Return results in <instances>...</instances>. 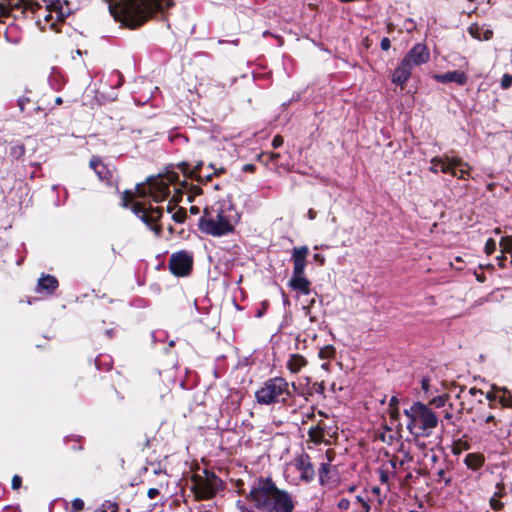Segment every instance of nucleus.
I'll list each match as a JSON object with an SVG mask.
<instances>
[{
  "mask_svg": "<svg viewBox=\"0 0 512 512\" xmlns=\"http://www.w3.org/2000/svg\"><path fill=\"white\" fill-rule=\"evenodd\" d=\"M433 78L439 83L454 82L458 85H465L468 81V76L464 71L454 70L443 74H435Z\"/></svg>",
  "mask_w": 512,
  "mask_h": 512,
  "instance_id": "nucleus-15",
  "label": "nucleus"
},
{
  "mask_svg": "<svg viewBox=\"0 0 512 512\" xmlns=\"http://www.w3.org/2000/svg\"><path fill=\"white\" fill-rule=\"evenodd\" d=\"M173 177H158L151 179L147 184H140L136 192L125 191L123 195V205L127 207L132 203V211L146 223L157 236L161 233V226L156 222L162 216V210L159 207H152L146 200L151 197L155 202L163 201L169 194L168 185Z\"/></svg>",
  "mask_w": 512,
  "mask_h": 512,
  "instance_id": "nucleus-1",
  "label": "nucleus"
},
{
  "mask_svg": "<svg viewBox=\"0 0 512 512\" xmlns=\"http://www.w3.org/2000/svg\"><path fill=\"white\" fill-rule=\"evenodd\" d=\"M470 35L478 40H489L492 37V31L484 26L471 25L469 27Z\"/></svg>",
  "mask_w": 512,
  "mask_h": 512,
  "instance_id": "nucleus-20",
  "label": "nucleus"
},
{
  "mask_svg": "<svg viewBox=\"0 0 512 512\" xmlns=\"http://www.w3.org/2000/svg\"><path fill=\"white\" fill-rule=\"evenodd\" d=\"M326 455H327V458H328V462H330L331 461L330 452L328 451Z\"/></svg>",
  "mask_w": 512,
  "mask_h": 512,
  "instance_id": "nucleus-58",
  "label": "nucleus"
},
{
  "mask_svg": "<svg viewBox=\"0 0 512 512\" xmlns=\"http://www.w3.org/2000/svg\"><path fill=\"white\" fill-rule=\"evenodd\" d=\"M90 167L98 175L99 179L106 180L109 178L110 172L107 167L102 163L98 157H92L90 160Z\"/></svg>",
  "mask_w": 512,
  "mask_h": 512,
  "instance_id": "nucleus-19",
  "label": "nucleus"
},
{
  "mask_svg": "<svg viewBox=\"0 0 512 512\" xmlns=\"http://www.w3.org/2000/svg\"><path fill=\"white\" fill-rule=\"evenodd\" d=\"M500 86L502 89H508L512 86V78L510 77V74H504L501 81Z\"/></svg>",
  "mask_w": 512,
  "mask_h": 512,
  "instance_id": "nucleus-32",
  "label": "nucleus"
},
{
  "mask_svg": "<svg viewBox=\"0 0 512 512\" xmlns=\"http://www.w3.org/2000/svg\"><path fill=\"white\" fill-rule=\"evenodd\" d=\"M388 413H389L390 417H391L393 420H398V419H399L400 413H399V408H398V406H395V407H393V408H389V409H388Z\"/></svg>",
  "mask_w": 512,
  "mask_h": 512,
  "instance_id": "nucleus-34",
  "label": "nucleus"
},
{
  "mask_svg": "<svg viewBox=\"0 0 512 512\" xmlns=\"http://www.w3.org/2000/svg\"><path fill=\"white\" fill-rule=\"evenodd\" d=\"M340 511L352 510V512H369L371 507L368 498L364 495L351 496L350 498H341L337 503Z\"/></svg>",
  "mask_w": 512,
  "mask_h": 512,
  "instance_id": "nucleus-11",
  "label": "nucleus"
},
{
  "mask_svg": "<svg viewBox=\"0 0 512 512\" xmlns=\"http://www.w3.org/2000/svg\"><path fill=\"white\" fill-rule=\"evenodd\" d=\"M380 46H381V49H382L383 51H387V50H389V49H390V47H391V43H390L389 38L384 37V38L381 40Z\"/></svg>",
  "mask_w": 512,
  "mask_h": 512,
  "instance_id": "nucleus-36",
  "label": "nucleus"
},
{
  "mask_svg": "<svg viewBox=\"0 0 512 512\" xmlns=\"http://www.w3.org/2000/svg\"><path fill=\"white\" fill-rule=\"evenodd\" d=\"M460 163L461 164H459V165H455V170L457 172V175H453V176L457 177L459 179H466L469 176L472 167L467 162H464L461 158H460Z\"/></svg>",
  "mask_w": 512,
  "mask_h": 512,
  "instance_id": "nucleus-24",
  "label": "nucleus"
},
{
  "mask_svg": "<svg viewBox=\"0 0 512 512\" xmlns=\"http://www.w3.org/2000/svg\"><path fill=\"white\" fill-rule=\"evenodd\" d=\"M309 437L314 443H320L324 439V430L318 426L309 430Z\"/></svg>",
  "mask_w": 512,
  "mask_h": 512,
  "instance_id": "nucleus-26",
  "label": "nucleus"
},
{
  "mask_svg": "<svg viewBox=\"0 0 512 512\" xmlns=\"http://www.w3.org/2000/svg\"><path fill=\"white\" fill-rule=\"evenodd\" d=\"M307 216L310 220H313L316 217V212L313 209H309Z\"/></svg>",
  "mask_w": 512,
  "mask_h": 512,
  "instance_id": "nucleus-46",
  "label": "nucleus"
},
{
  "mask_svg": "<svg viewBox=\"0 0 512 512\" xmlns=\"http://www.w3.org/2000/svg\"><path fill=\"white\" fill-rule=\"evenodd\" d=\"M42 3L46 7L45 20L49 21L53 18V13H56L57 17L60 18L63 16V13L57 10L58 1L54 0H18L15 4H11L10 0H5V2H0V19L3 17H7L10 14V11L13 8L23 7L24 9H29L31 11H35L38 8L42 7Z\"/></svg>",
  "mask_w": 512,
  "mask_h": 512,
  "instance_id": "nucleus-7",
  "label": "nucleus"
},
{
  "mask_svg": "<svg viewBox=\"0 0 512 512\" xmlns=\"http://www.w3.org/2000/svg\"><path fill=\"white\" fill-rule=\"evenodd\" d=\"M167 209H168V212H172V207L170 205L168 206Z\"/></svg>",
  "mask_w": 512,
  "mask_h": 512,
  "instance_id": "nucleus-60",
  "label": "nucleus"
},
{
  "mask_svg": "<svg viewBox=\"0 0 512 512\" xmlns=\"http://www.w3.org/2000/svg\"><path fill=\"white\" fill-rule=\"evenodd\" d=\"M295 466L302 480L308 482L314 478L315 471L308 455H300L297 457Z\"/></svg>",
  "mask_w": 512,
  "mask_h": 512,
  "instance_id": "nucleus-14",
  "label": "nucleus"
},
{
  "mask_svg": "<svg viewBox=\"0 0 512 512\" xmlns=\"http://www.w3.org/2000/svg\"><path fill=\"white\" fill-rule=\"evenodd\" d=\"M289 396V383L282 377H275L267 380L255 392L257 402L263 405L285 402Z\"/></svg>",
  "mask_w": 512,
  "mask_h": 512,
  "instance_id": "nucleus-6",
  "label": "nucleus"
},
{
  "mask_svg": "<svg viewBox=\"0 0 512 512\" xmlns=\"http://www.w3.org/2000/svg\"><path fill=\"white\" fill-rule=\"evenodd\" d=\"M481 418L485 423H495V416L492 414L483 415Z\"/></svg>",
  "mask_w": 512,
  "mask_h": 512,
  "instance_id": "nucleus-41",
  "label": "nucleus"
},
{
  "mask_svg": "<svg viewBox=\"0 0 512 512\" xmlns=\"http://www.w3.org/2000/svg\"><path fill=\"white\" fill-rule=\"evenodd\" d=\"M455 260H456L457 262L462 261L461 257H456V258H455Z\"/></svg>",
  "mask_w": 512,
  "mask_h": 512,
  "instance_id": "nucleus-59",
  "label": "nucleus"
},
{
  "mask_svg": "<svg viewBox=\"0 0 512 512\" xmlns=\"http://www.w3.org/2000/svg\"><path fill=\"white\" fill-rule=\"evenodd\" d=\"M246 498L254 512H293L295 508L292 496L286 490L279 489L269 478L259 479Z\"/></svg>",
  "mask_w": 512,
  "mask_h": 512,
  "instance_id": "nucleus-2",
  "label": "nucleus"
},
{
  "mask_svg": "<svg viewBox=\"0 0 512 512\" xmlns=\"http://www.w3.org/2000/svg\"><path fill=\"white\" fill-rule=\"evenodd\" d=\"M422 389L427 391L429 389V379L423 378L421 381Z\"/></svg>",
  "mask_w": 512,
  "mask_h": 512,
  "instance_id": "nucleus-44",
  "label": "nucleus"
},
{
  "mask_svg": "<svg viewBox=\"0 0 512 512\" xmlns=\"http://www.w3.org/2000/svg\"><path fill=\"white\" fill-rule=\"evenodd\" d=\"M334 355H335V348L331 345H326V346L322 347L318 352V357L322 360H327V361L334 358Z\"/></svg>",
  "mask_w": 512,
  "mask_h": 512,
  "instance_id": "nucleus-25",
  "label": "nucleus"
},
{
  "mask_svg": "<svg viewBox=\"0 0 512 512\" xmlns=\"http://www.w3.org/2000/svg\"><path fill=\"white\" fill-rule=\"evenodd\" d=\"M192 263V256L187 252L181 251L171 256L169 266L173 274L185 276L190 272Z\"/></svg>",
  "mask_w": 512,
  "mask_h": 512,
  "instance_id": "nucleus-10",
  "label": "nucleus"
},
{
  "mask_svg": "<svg viewBox=\"0 0 512 512\" xmlns=\"http://www.w3.org/2000/svg\"><path fill=\"white\" fill-rule=\"evenodd\" d=\"M465 464L472 470L479 469L484 463V456L479 453H469L465 456Z\"/></svg>",
  "mask_w": 512,
  "mask_h": 512,
  "instance_id": "nucleus-21",
  "label": "nucleus"
},
{
  "mask_svg": "<svg viewBox=\"0 0 512 512\" xmlns=\"http://www.w3.org/2000/svg\"><path fill=\"white\" fill-rule=\"evenodd\" d=\"M283 144V138L279 135L275 136L272 141V146L278 148Z\"/></svg>",
  "mask_w": 512,
  "mask_h": 512,
  "instance_id": "nucleus-38",
  "label": "nucleus"
},
{
  "mask_svg": "<svg viewBox=\"0 0 512 512\" xmlns=\"http://www.w3.org/2000/svg\"><path fill=\"white\" fill-rule=\"evenodd\" d=\"M171 5V0H109L111 14L128 27L143 24L156 10Z\"/></svg>",
  "mask_w": 512,
  "mask_h": 512,
  "instance_id": "nucleus-3",
  "label": "nucleus"
},
{
  "mask_svg": "<svg viewBox=\"0 0 512 512\" xmlns=\"http://www.w3.org/2000/svg\"><path fill=\"white\" fill-rule=\"evenodd\" d=\"M399 400L396 396L391 397L389 402V408H393L395 406H398Z\"/></svg>",
  "mask_w": 512,
  "mask_h": 512,
  "instance_id": "nucleus-43",
  "label": "nucleus"
},
{
  "mask_svg": "<svg viewBox=\"0 0 512 512\" xmlns=\"http://www.w3.org/2000/svg\"><path fill=\"white\" fill-rule=\"evenodd\" d=\"M501 388L492 387V389L486 393V399L492 404L498 401V397L500 395Z\"/></svg>",
  "mask_w": 512,
  "mask_h": 512,
  "instance_id": "nucleus-28",
  "label": "nucleus"
},
{
  "mask_svg": "<svg viewBox=\"0 0 512 512\" xmlns=\"http://www.w3.org/2000/svg\"><path fill=\"white\" fill-rule=\"evenodd\" d=\"M255 169V166L253 164H246L243 166V171L245 172H253Z\"/></svg>",
  "mask_w": 512,
  "mask_h": 512,
  "instance_id": "nucleus-45",
  "label": "nucleus"
},
{
  "mask_svg": "<svg viewBox=\"0 0 512 512\" xmlns=\"http://www.w3.org/2000/svg\"><path fill=\"white\" fill-rule=\"evenodd\" d=\"M321 367L324 370H328L329 369V362L327 361V362L323 363Z\"/></svg>",
  "mask_w": 512,
  "mask_h": 512,
  "instance_id": "nucleus-53",
  "label": "nucleus"
},
{
  "mask_svg": "<svg viewBox=\"0 0 512 512\" xmlns=\"http://www.w3.org/2000/svg\"><path fill=\"white\" fill-rule=\"evenodd\" d=\"M199 211H200V210H199V208H198L197 206H191V208H190V212H191L192 214H195V215H196V214H198V213H199Z\"/></svg>",
  "mask_w": 512,
  "mask_h": 512,
  "instance_id": "nucleus-50",
  "label": "nucleus"
},
{
  "mask_svg": "<svg viewBox=\"0 0 512 512\" xmlns=\"http://www.w3.org/2000/svg\"><path fill=\"white\" fill-rule=\"evenodd\" d=\"M56 103L57 104H61L62 103V99L60 97L56 98Z\"/></svg>",
  "mask_w": 512,
  "mask_h": 512,
  "instance_id": "nucleus-57",
  "label": "nucleus"
},
{
  "mask_svg": "<svg viewBox=\"0 0 512 512\" xmlns=\"http://www.w3.org/2000/svg\"><path fill=\"white\" fill-rule=\"evenodd\" d=\"M172 218L177 223H182L185 221L186 218V212L184 209L179 208L177 211H175L172 215Z\"/></svg>",
  "mask_w": 512,
  "mask_h": 512,
  "instance_id": "nucleus-31",
  "label": "nucleus"
},
{
  "mask_svg": "<svg viewBox=\"0 0 512 512\" xmlns=\"http://www.w3.org/2000/svg\"><path fill=\"white\" fill-rule=\"evenodd\" d=\"M380 479L382 482H386L388 477L384 472H381Z\"/></svg>",
  "mask_w": 512,
  "mask_h": 512,
  "instance_id": "nucleus-52",
  "label": "nucleus"
},
{
  "mask_svg": "<svg viewBox=\"0 0 512 512\" xmlns=\"http://www.w3.org/2000/svg\"><path fill=\"white\" fill-rule=\"evenodd\" d=\"M470 393H471L472 395H476L477 393L482 394V391L477 390L476 388H471V389H470Z\"/></svg>",
  "mask_w": 512,
  "mask_h": 512,
  "instance_id": "nucleus-51",
  "label": "nucleus"
},
{
  "mask_svg": "<svg viewBox=\"0 0 512 512\" xmlns=\"http://www.w3.org/2000/svg\"><path fill=\"white\" fill-rule=\"evenodd\" d=\"M499 246L502 253L512 254V235L502 237L499 241Z\"/></svg>",
  "mask_w": 512,
  "mask_h": 512,
  "instance_id": "nucleus-27",
  "label": "nucleus"
},
{
  "mask_svg": "<svg viewBox=\"0 0 512 512\" xmlns=\"http://www.w3.org/2000/svg\"><path fill=\"white\" fill-rule=\"evenodd\" d=\"M309 253L307 246L295 247L292 251L293 273L292 275L304 274L306 258Z\"/></svg>",
  "mask_w": 512,
  "mask_h": 512,
  "instance_id": "nucleus-13",
  "label": "nucleus"
},
{
  "mask_svg": "<svg viewBox=\"0 0 512 512\" xmlns=\"http://www.w3.org/2000/svg\"><path fill=\"white\" fill-rule=\"evenodd\" d=\"M506 253H502L501 252V255H499L497 257V261H498V265L499 267L501 268H504L505 267V260H506V256H505Z\"/></svg>",
  "mask_w": 512,
  "mask_h": 512,
  "instance_id": "nucleus-39",
  "label": "nucleus"
},
{
  "mask_svg": "<svg viewBox=\"0 0 512 512\" xmlns=\"http://www.w3.org/2000/svg\"><path fill=\"white\" fill-rule=\"evenodd\" d=\"M402 60L413 70V68L429 62V48L424 43H417L406 53Z\"/></svg>",
  "mask_w": 512,
  "mask_h": 512,
  "instance_id": "nucleus-9",
  "label": "nucleus"
},
{
  "mask_svg": "<svg viewBox=\"0 0 512 512\" xmlns=\"http://www.w3.org/2000/svg\"><path fill=\"white\" fill-rule=\"evenodd\" d=\"M147 494L150 499H154L159 494V491L156 488H151L148 490Z\"/></svg>",
  "mask_w": 512,
  "mask_h": 512,
  "instance_id": "nucleus-42",
  "label": "nucleus"
},
{
  "mask_svg": "<svg viewBox=\"0 0 512 512\" xmlns=\"http://www.w3.org/2000/svg\"><path fill=\"white\" fill-rule=\"evenodd\" d=\"M237 506H238V508H239V509H241L243 512H249V511L246 509V507H245V505H244V503H243L242 501H238V502H237Z\"/></svg>",
  "mask_w": 512,
  "mask_h": 512,
  "instance_id": "nucleus-48",
  "label": "nucleus"
},
{
  "mask_svg": "<svg viewBox=\"0 0 512 512\" xmlns=\"http://www.w3.org/2000/svg\"><path fill=\"white\" fill-rule=\"evenodd\" d=\"M307 364L308 361L304 356L294 353L289 355L286 366L291 373L296 374L299 373Z\"/></svg>",
  "mask_w": 512,
  "mask_h": 512,
  "instance_id": "nucleus-18",
  "label": "nucleus"
},
{
  "mask_svg": "<svg viewBox=\"0 0 512 512\" xmlns=\"http://www.w3.org/2000/svg\"><path fill=\"white\" fill-rule=\"evenodd\" d=\"M349 491H350V492H353V491H354V487H350V488H349Z\"/></svg>",
  "mask_w": 512,
  "mask_h": 512,
  "instance_id": "nucleus-61",
  "label": "nucleus"
},
{
  "mask_svg": "<svg viewBox=\"0 0 512 512\" xmlns=\"http://www.w3.org/2000/svg\"><path fill=\"white\" fill-rule=\"evenodd\" d=\"M497 402L503 408L511 409L510 417L512 418V396H511V393L507 389L501 388V392H500Z\"/></svg>",
  "mask_w": 512,
  "mask_h": 512,
  "instance_id": "nucleus-23",
  "label": "nucleus"
},
{
  "mask_svg": "<svg viewBox=\"0 0 512 512\" xmlns=\"http://www.w3.org/2000/svg\"><path fill=\"white\" fill-rule=\"evenodd\" d=\"M304 310H306V314H309V313H310V307H309V306H305V307H304Z\"/></svg>",
  "mask_w": 512,
  "mask_h": 512,
  "instance_id": "nucleus-56",
  "label": "nucleus"
},
{
  "mask_svg": "<svg viewBox=\"0 0 512 512\" xmlns=\"http://www.w3.org/2000/svg\"><path fill=\"white\" fill-rule=\"evenodd\" d=\"M314 259L318 262H320V264H323L324 263V257L321 255V254H315L314 255Z\"/></svg>",
  "mask_w": 512,
  "mask_h": 512,
  "instance_id": "nucleus-47",
  "label": "nucleus"
},
{
  "mask_svg": "<svg viewBox=\"0 0 512 512\" xmlns=\"http://www.w3.org/2000/svg\"><path fill=\"white\" fill-rule=\"evenodd\" d=\"M102 512H105V511H102Z\"/></svg>",
  "mask_w": 512,
  "mask_h": 512,
  "instance_id": "nucleus-63",
  "label": "nucleus"
},
{
  "mask_svg": "<svg viewBox=\"0 0 512 512\" xmlns=\"http://www.w3.org/2000/svg\"><path fill=\"white\" fill-rule=\"evenodd\" d=\"M357 509H358L359 511H361V510H362L360 505H358V506H357Z\"/></svg>",
  "mask_w": 512,
  "mask_h": 512,
  "instance_id": "nucleus-62",
  "label": "nucleus"
},
{
  "mask_svg": "<svg viewBox=\"0 0 512 512\" xmlns=\"http://www.w3.org/2000/svg\"><path fill=\"white\" fill-rule=\"evenodd\" d=\"M494 233L495 234H500L501 233V229L500 228H495L494 229Z\"/></svg>",
  "mask_w": 512,
  "mask_h": 512,
  "instance_id": "nucleus-55",
  "label": "nucleus"
},
{
  "mask_svg": "<svg viewBox=\"0 0 512 512\" xmlns=\"http://www.w3.org/2000/svg\"><path fill=\"white\" fill-rule=\"evenodd\" d=\"M58 286V281L50 275L43 276L39 279L38 282V289L39 290H46L48 292H53Z\"/></svg>",
  "mask_w": 512,
  "mask_h": 512,
  "instance_id": "nucleus-22",
  "label": "nucleus"
},
{
  "mask_svg": "<svg viewBox=\"0 0 512 512\" xmlns=\"http://www.w3.org/2000/svg\"><path fill=\"white\" fill-rule=\"evenodd\" d=\"M267 155L271 161H275L279 157L278 153H269Z\"/></svg>",
  "mask_w": 512,
  "mask_h": 512,
  "instance_id": "nucleus-49",
  "label": "nucleus"
},
{
  "mask_svg": "<svg viewBox=\"0 0 512 512\" xmlns=\"http://www.w3.org/2000/svg\"><path fill=\"white\" fill-rule=\"evenodd\" d=\"M240 219L230 199H223L206 207L200 219L199 228L203 233L220 237L232 233Z\"/></svg>",
  "mask_w": 512,
  "mask_h": 512,
  "instance_id": "nucleus-4",
  "label": "nucleus"
},
{
  "mask_svg": "<svg viewBox=\"0 0 512 512\" xmlns=\"http://www.w3.org/2000/svg\"><path fill=\"white\" fill-rule=\"evenodd\" d=\"M371 491H372L374 494H379V492H380V488H379V487H373V488L371 489Z\"/></svg>",
  "mask_w": 512,
  "mask_h": 512,
  "instance_id": "nucleus-54",
  "label": "nucleus"
},
{
  "mask_svg": "<svg viewBox=\"0 0 512 512\" xmlns=\"http://www.w3.org/2000/svg\"><path fill=\"white\" fill-rule=\"evenodd\" d=\"M460 158L458 157H434L431 160L430 171L433 173H438L439 171L442 173H448L451 175H457L455 170V165H459Z\"/></svg>",
  "mask_w": 512,
  "mask_h": 512,
  "instance_id": "nucleus-12",
  "label": "nucleus"
},
{
  "mask_svg": "<svg viewBox=\"0 0 512 512\" xmlns=\"http://www.w3.org/2000/svg\"><path fill=\"white\" fill-rule=\"evenodd\" d=\"M193 490L199 499L212 498L221 485L220 479L214 474L196 475L193 480Z\"/></svg>",
  "mask_w": 512,
  "mask_h": 512,
  "instance_id": "nucleus-8",
  "label": "nucleus"
},
{
  "mask_svg": "<svg viewBox=\"0 0 512 512\" xmlns=\"http://www.w3.org/2000/svg\"><path fill=\"white\" fill-rule=\"evenodd\" d=\"M499 497L500 495L498 494H495L491 499H490V506L492 509H494L495 511H499L503 508V503L499 500Z\"/></svg>",
  "mask_w": 512,
  "mask_h": 512,
  "instance_id": "nucleus-29",
  "label": "nucleus"
},
{
  "mask_svg": "<svg viewBox=\"0 0 512 512\" xmlns=\"http://www.w3.org/2000/svg\"><path fill=\"white\" fill-rule=\"evenodd\" d=\"M328 463H322L320 468V478H323V475H326L328 473Z\"/></svg>",
  "mask_w": 512,
  "mask_h": 512,
  "instance_id": "nucleus-40",
  "label": "nucleus"
},
{
  "mask_svg": "<svg viewBox=\"0 0 512 512\" xmlns=\"http://www.w3.org/2000/svg\"><path fill=\"white\" fill-rule=\"evenodd\" d=\"M445 401H446L445 397L438 396V397L434 398L431 403L434 404L436 407H442V406H444Z\"/></svg>",
  "mask_w": 512,
  "mask_h": 512,
  "instance_id": "nucleus-35",
  "label": "nucleus"
},
{
  "mask_svg": "<svg viewBox=\"0 0 512 512\" xmlns=\"http://www.w3.org/2000/svg\"><path fill=\"white\" fill-rule=\"evenodd\" d=\"M289 286L302 294L308 295L310 293V281L304 276V274L300 275H292L289 280Z\"/></svg>",
  "mask_w": 512,
  "mask_h": 512,
  "instance_id": "nucleus-17",
  "label": "nucleus"
},
{
  "mask_svg": "<svg viewBox=\"0 0 512 512\" xmlns=\"http://www.w3.org/2000/svg\"><path fill=\"white\" fill-rule=\"evenodd\" d=\"M411 74L412 69L403 60H401L397 68L394 70L391 80L394 84L404 88L411 77Z\"/></svg>",
  "mask_w": 512,
  "mask_h": 512,
  "instance_id": "nucleus-16",
  "label": "nucleus"
},
{
  "mask_svg": "<svg viewBox=\"0 0 512 512\" xmlns=\"http://www.w3.org/2000/svg\"><path fill=\"white\" fill-rule=\"evenodd\" d=\"M21 483H22V479L20 476L18 475H15L13 478H12V488L13 489H19L20 486H21Z\"/></svg>",
  "mask_w": 512,
  "mask_h": 512,
  "instance_id": "nucleus-37",
  "label": "nucleus"
},
{
  "mask_svg": "<svg viewBox=\"0 0 512 512\" xmlns=\"http://www.w3.org/2000/svg\"><path fill=\"white\" fill-rule=\"evenodd\" d=\"M484 250L487 255L493 254L496 250V241L492 238H489L485 243Z\"/></svg>",
  "mask_w": 512,
  "mask_h": 512,
  "instance_id": "nucleus-30",
  "label": "nucleus"
},
{
  "mask_svg": "<svg viewBox=\"0 0 512 512\" xmlns=\"http://www.w3.org/2000/svg\"><path fill=\"white\" fill-rule=\"evenodd\" d=\"M404 414L409 420L407 428L415 436H429L431 430L438 425L436 414L421 402L413 403L404 410Z\"/></svg>",
  "mask_w": 512,
  "mask_h": 512,
  "instance_id": "nucleus-5",
  "label": "nucleus"
},
{
  "mask_svg": "<svg viewBox=\"0 0 512 512\" xmlns=\"http://www.w3.org/2000/svg\"><path fill=\"white\" fill-rule=\"evenodd\" d=\"M83 508H84V502H83L82 499L75 498L72 501V510H71V512H78V511L83 510Z\"/></svg>",
  "mask_w": 512,
  "mask_h": 512,
  "instance_id": "nucleus-33",
  "label": "nucleus"
}]
</instances>
